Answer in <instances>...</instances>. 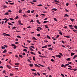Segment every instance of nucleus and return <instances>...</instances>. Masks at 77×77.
<instances>
[{"instance_id":"26","label":"nucleus","mask_w":77,"mask_h":77,"mask_svg":"<svg viewBox=\"0 0 77 77\" xmlns=\"http://www.w3.org/2000/svg\"><path fill=\"white\" fill-rule=\"evenodd\" d=\"M7 67L9 69H10V68H11V67H10V66H9L8 65H7Z\"/></svg>"},{"instance_id":"38","label":"nucleus","mask_w":77,"mask_h":77,"mask_svg":"<svg viewBox=\"0 0 77 77\" xmlns=\"http://www.w3.org/2000/svg\"><path fill=\"white\" fill-rule=\"evenodd\" d=\"M72 62H69L67 63H68L69 64H70L71 65Z\"/></svg>"},{"instance_id":"1","label":"nucleus","mask_w":77,"mask_h":77,"mask_svg":"<svg viewBox=\"0 0 77 77\" xmlns=\"http://www.w3.org/2000/svg\"><path fill=\"white\" fill-rule=\"evenodd\" d=\"M11 46H12V47H14L13 48H14V49H16V48H17V46H16V45L12 44H11Z\"/></svg>"},{"instance_id":"41","label":"nucleus","mask_w":77,"mask_h":77,"mask_svg":"<svg viewBox=\"0 0 77 77\" xmlns=\"http://www.w3.org/2000/svg\"><path fill=\"white\" fill-rule=\"evenodd\" d=\"M73 31H74V32H75V33H77V32H77V30H75V29H73Z\"/></svg>"},{"instance_id":"55","label":"nucleus","mask_w":77,"mask_h":77,"mask_svg":"<svg viewBox=\"0 0 77 77\" xmlns=\"http://www.w3.org/2000/svg\"><path fill=\"white\" fill-rule=\"evenodd\" d=\"M31 70L33 71H36V70L35 69H31Z\"/></svg>"},{"instance_id":"2","label":"nucleus","mask_w":77,"mask_h":77,"mask_svg":"<svg viewBox=\"0 0 77 77\" xmlns=\"http://www.w3.org/2000/svg\"><path fill=\"white\" fill-rule=\"evenodd\" d=\"M18 23L20 24V25H23V24L21 23V20H19L18 21Z\"/></svg>"},{"instance_id":"32","label":"nucleus","mask_w":77,"mask_h":77,"mask_svg":"<svg viewBox=\"0 0 77 77\" xmlns=\"http://www.w3.org/2000/svg\"><path fill=\"white\" fill-rule=\"evenodd\" d=\"M61 75H62V77H65V76H64V75H63V74L61 73Z\"/></svg>"},{"instance_id":"34","label":"nucleus","mask_w":77,"mask_h":77,"mask_svg":"<svg viewBox=\"0 0 77 77\" xmlns=\"http://www.w3.org/2000/svg\"><path fill=\"white\" fill-rule=\"evenodd\" d=\"M17 29V27L14 26L12 28V29Z\"/></svg>"},{"instance_id":"43","label":"nucleus","mask_w":77,"mask_h":77,"mask_svg":"<svg viewBox=\"0 0 77 77\" xmlns=\"http://www.w3.org/2000/svg\"><path fill=\"white\" fill-rule=\"evenodd\" d=\"M17 38H21V36L20 35H17Z\"/></svg>"},{"instance_id":"33","label":"nucleus","mask_w":77,"mask_h":77,"mask_svg":"<svg viewBox=\"0 0 77 77\" xmlns=\"http://www.w3.org/2000/svg\"><path fill=\"white\" fill-rule=\"evenodd\" d=\"M27 41L28 42H29V43H30V42H30L29 40H27Z\"/></svg>"},{"instance_id":"49","label":"nucleus","mask_w":77,"mask_h":77,"mask_svg":"<svg viewBox=\"0 0 77 77\" xmlns=\"http://www.w3.org/2000/svg\"><path fill=\"white\" fill-rule=\"evenodd\" d=\"M3 8H7V6L6 5H4Z\"/></svg>"},{"instance_id":"57","label":"nucleus","mask_w":77,"mask_h":77,"mask_svg":"<svg viewBox=\"0 0 77 77\" xmlns=\"http://www.w3.org/2000/svg\"><path fill=\"white\" fill-rule=\"evenodd\" d=\"M13 75V74H12V73H10V76H12V75Z\"/></svg>"},{"instance_id":"21","label":"nucleus","mask_w":77,"mask_h":77,"mask_svg":"<svg viewBox=\"0 0 77 77\" xmlns=\"http://www.w3.org/2000/svg\"><path fill=\"white\" fill-rule=\"evenodd\" d=\"M19 12L21 14V12H22V10H20L19 11Z\"/></svg>"},{"instance_id":"17","label":"nucleus","mask_w":77,"mask_h":77,"mask_svg":"<svg viewBox=\"0 0 77 77\" xmlns=\"http://www.w3.org/2000/svg\"><path fill=\"white\" fill-rule=\"evenodd\" d=\"M34 65H35V66H37V67H39V66H38V65L36 64H34Z\"/></svg>"},{"instance_id":"44","label":"nucleus","mask_w":77,"mask_h":77,"mask_svg":"<svg viewBox=\"0 0 77 77\" xmlns=\"http://www.w3.org/2000/svg\"><path fill=\"white\" fill-rule=\"evenodd\" d=\"M52 38L54 40H56V38H55L54 37H52Z\"/></svg>"},{"instance_id":"14","label":"nucleus","mask_w":77,"mask_h":77,"mask_svg":"<svg viewBox=\"0 0 77 77\" xmlns=\"http://www.w3.org/2000/svg\"><path fill=\"white\" fill-rule=\"evenodd\" d=\"M54 2L56 3H59V2L57 1V0H54Z\"/></svg>"},{"instance_id":"12","label":"nucleus","mask_w":77,"mask_h":77,"mask_svg":"<svg viewBox=\"0 0 77 77\" xmlns=\"http://www.w3.org/2000/svg\"><path fill=\"white\" fill-rule=\"evenodd\" d=\"M23 51H25V52H27V49H24L23 50Z\"/></svg>"},{"instance_id":"45","label":"nucleus","mask_w":77,"mask_h":77,"mask_svg":"<svg viewBox=\"0 0 77 77\" xmlns=\"http://www.w3.org/2000/svg\"><path fill=\"white\" fill-rule=\"evenodd\" d=\"M36 30L38 31V32H40V30H39V29H38V28H37V29H36Z\"/></svg>"},{"instance_id":"48","label":"nucleus","mask_w":77,"mask_h":77,"mask_svg":"<svg viewBox=\"0 0 77 77\" xmlns=\"http://www.w3.org/2000/svg\"><path fill=\"white\" fill-rule=\"evenodd\" d=\"M37 28H38V29H40V30H42V28H41V27H37Z\"/></svg>"},{"instance_id":"50","label":"nucleus","mask_w":77,"mask_h":77,"mask_svg":"<svg viewBox=\"0 0 77 77\" xmlns=\"http://www.w3.org/2000/svg\"><path fill=\"white\" fill-rule=\"evenodd\" d=\"M71 60L70 59V58H68L67 59V61H69V60Z\"/></svg>"},{"instance_id":"56","label":"nucleus","mask_w":77,"mask_h":77,"mask_svg":"<svg viewBox=\"0 0 77 77\" xmlns=\"http://www.w3.org/2000/svg\"><path fill=\"white\" fill-rule=\"evenodd\" d=\"M19 17L18 16H16L15 17L16 19H18V18H19Z\"/></svg>"},{"instance_id":"31","label":"nucleus","mask_w":77,"mask_h":77,"mask_svg":"<svg viewBox=\"0 0 77 77\" xmlns=\"http://www.w3.org/2000/svg\"><path fill=\"white\" fill-rule=\"evenodd\" d=\"M37 6H42V4H40L37 5Z\"/></svg>"},{"instance_id":"39","label":"nucleus","mask_w":77,"mask_h":77,"mask_svg":"<svg viewBox=\"0 0 77 77\" xmlns=\"http://www.w3.org/2000/svg\"><path fill=\"white\" fill-rule=\"evenodd\" d=\"M41 15H42V16H43L42 17H45V14H41Z\"/></svg>"},{"instance_id":"53","label":"nucleus","mask_w":77,"mask_h":77,"mask_svg":"<svg viewBox=\"0 0 77 77\" xmlns=\"http://www.w3.org/2000/svg\"><path fill=\"white\" fill-rule=\"evenodd\" d=\"M66 6H68V5H69V4L67 3L66 4Z\"/></svg>"},{"instance_id":"61","label":"nucleus","mask_w":77,"mask_h":77,"mask_svg":"<svg viewBox=\"0 0 77 77\" xmlns=\"http://www.w3.org/2000/svg\"><path fill=\"white\" fill-rule=\"evenodd\" d=\"M51 61L52 62H53L54 61V60L53 59H51Z\"/></svg>"},{"instance_id":"6","label":"nucleus","mask_w":77,"mask_h":77,"mask_svg":"<svg viewBox=\"0 0 77 77\" xmlns=\"http://www.w3.org/2000/svg\"><path fill=\"white\" fill-rule=\"evenodd\" d=\"M45 28H47V29L49 28L48 27V25H45Z\"/></svg>"},{"instance_id":"25","label":"nucleus","mask_w":77,"mask_h":77,"mask_svg":"<svg viewBox=\"0 0 77 77\" xmlns=\"http://www.w3.org/2000/svg\"><path fill=\"white\" fill-rule=\"evenodd\" d=\"M19 64V63H15V65H18Z\"/></svg>"},{"instance_id":"29","label":"nucleus","mask_w":77,"mask_h":77,"mask_svg":"<svg viewBox=\"0 0 77 77\" xmlns=\"http://www.w3.org/2000/svg\"><path fill=\"white\" fill-rule=\"evenodd\" d=\"M2 20H8L9 19H8L7 18H5V19H2Z\"/></svg>"},{"instance_id":"37","label":"nucleus","mask_w":77,"mask_h":77,"mask_svg":"<svg viewBox=\"0 0 77 77\" xmlns=\"http://www.w3.org/2000/svg\"><path fill=\"white\" fill-rule=\"evenodd\" d=\"M34 11H35V10H33L31 11V12L32 14H33V12H34Z\"/></svg>"},{"instance_id":"5","label":"nucleus","mask_w":77,"mask_h":77,"mask_svg":"<svg viewBox=\"0 0 77 77\" xmlns=\"http://www.w3.org/2000/svg\"><path fill=\"white\" fill-rule=\"evenodd\" d=\"M8 25H10V26H13V24H12L11 23H10L8 22Z\"/></svg>"},{"instance_id":"18","label":"nucleus","mask_w":77,"mask_h":77,"mask_svg":"<svg viewBox=\"0 0 77 77\" xmlns=\"http://www.w3.org/2000/svg\"><path fill=\"white\" fill-rule=\"evenodd\" d=\"M19 57H21V58H23V56L21 55L20 54H19Z\"/></svg>"},{"instance_id":"42","label":"nucleus","mask_w":77,"mask_h":77,"mask_svg":"<svg viewBox=\"0 0 77 77\" xmlns=\"http://www.w3.org/2000/svg\"><path fill=\"white\" fill-rule=\"evenodd\" d=\"M30 53L32 54H34V53H33V52L32 51L30 52Z\"/></svg>"},{"instance_id":"10","label":"nucleus","mask_w":77,"mask_h":77,"mask_svg":"<svg viewBox=\"0 0 77 77\" xmlns=\"http://www.w3.org/2000/svg\"><path fill=\"white\" fill-rule=\"evenodd\" d=\"M33 66V64H29V66L30 67H32Z\"/></svg>"},{"instance_id":"20","label":"nucleus","mask_w":77,"mask_h":77,"mask_svg":"<svg viewBox=\"0 0 77 77\" xmlns=\"http://www.w3.org/2000/svg\"><path fill=\"white\" fill-rule=\"evenodd\" d=\"M64 17H69V15L67 14H65V16Z\"/></svg>"},{"instance_id":"16","label":"nucleus","mask_w":77,"mask_h":77,"mask_svg":"<svg viewBox=\"0 0 77 77\" xmlns=\"http://www.w3.org/2000/svg\"><path fill=\"white\" fill-rule=\"evenodd\" d=\"M47 37L49 39H50V36H48V35H47Z\"/></svg>"},{"instance_id":"36","label":"nucleus","mask_w":77,"mask_h":77,"mask_svg":"<svg viewBox=\"0 0 77 77\" xmlns=\"http://www.w3.org/2000/svg\"><path fill=\"white\" fill-rule=\"evenodd\" d=\"M58 57H59V58H60L61 57V56L60 55H58Z\"/></svg>"},{"instance_id":"15","label":"nucleus","mask_w":77,"mask_h":77,"mask_svg":"<svg viewBox=\"0 0 77 77\" xmlns=\"http://www.w3.org/2000/svg\"><path fill=\"white\" fill-rule=\"evenodd\" d=\"M70 20H71V21H72V22H73V21H74V20L73 19L70 18Z\"/></svg>"},{"instance_id":"9","label":"nucleus","mask_w":77,"mask_h":77,"mask_svg":"<svg viewBox=\"0 0 77 77\" xmlns=\"http://www.w3.org/2000/svg\"><path fill=\"white\" fill-rule=\"evenodd\" d=\"M29 48L30 49V50L31 51H34V50H33V49L32 48H30V47H29Z\"/></svg>"},{"instance_id":"23","label":"nucleus","mask_w":77,"mask_h":77,"mask_svg":"<svg viewBox=\"0 0 77 77\" xmlns=\"http://www.w3.org/2000/svg\"><path fill=\"white\" fill-rule=\"evenodd\" d=\"M5 36H11L10 35L8 34H6L5 35Z\"/></svg>"},{"instance_id":"51","label":"nucleus","mask_w":77,"mask_h":77,"mask_svg":"<svg viewBox=\"0 0 77 77\" xmlns=\"http://www.w3.org/2000/svg\"><path fill=\"white\" fill-rule=\"evenodd\" d=\"M65 11H66V12H69V11H68L67 9H65Z\"/></svg>"},{"instance_id":"24","label":"nucleus","mask_w":77,"mask_h":77,"mask_svg":"<svg viewBox=\"0 0 77 77\" xmlns=\"http://www.w3.org/2000/svg\"><path fill=\"white\" fill-rule=\"evenodd\" d=\"M23 17H27V15L24 14V15L23 16Z\"/></svg>"},{"instance_id":"40","label":"nucleus","mask_w":77,"mask_h":77,"mask_svg":"<svg viewBox=\"0 0 77 77\" xmlns=\"http://www.w3.org/2000/svg\"><path fill=\"white\" fill-rule=\"evenodd\" d=\"M37 36H41V34H37Z\"/></svg>"},{"instance_id":"64","label":"nucleus","mask_w":77,"mask_h":77,"mask_svg":"<svg viewBox=\"0 0 77 77\" xmlns=\"http://www.w3.org/2000/svg\"><path fill=\"white\" fill-rule=\"evenodd\" d=\"M33 2H37V1L36 0H33L32 1Z\"/></svg>"},{"instance_id":"63","label":"nucleus","mask_w":77,"mask_h":77,"mask_svg":"<svg viewBox=\"0 0 77 77\" xmlns=\"http://www.w3.org/2000/svg\"><path fill=\"white\" fill-rule=\"evenodd\" d=\"M8 12H12V11L11 10H8Z\"/></svg>"},{"instance_id":"62","label":"nucleus","mask_w":77,"mask_h":77,"mask_svg":"<svg viewBox=\"0 0 77 77\" xmlns=\"http://www.w3.org/2000/svg\"><path fill=\"white\" fill-rule=\"evenodd\" d=\"M54 21H57V19H56L54 17Z\"/></svg>"},{"instance_id":"30","label":"nucleus","mask_w":77,"mask_h":77,"mask_svg":"<svg viewBox=\"0 0 77 77\" xmlns=\"http://www.w3.org/2000/svg\"><path fill=\"white\" fill-rule=\"evenodd\" d=\"M48 23V21H45L43 22V23Z\"/></svg>"},{"instance_id":"7","label":"nucleus","mask_w":77,"mask_h":77,"mask_svg":"<svg viewBox=\"0 0 77 77\" xmlns=\"http://www.w3.org/2000/svg\"><path fill=\"white\" fill-rule=\"evenodd\" d=\"M36 21L38 24H41V22H40L38 20H37Z\"/></svg>"},{"instance_id":"28","label":"nucleus","mask_w":77,"mask_h":77,"mask_svg":"<svg viewBox=\"0 0 77 77\" xmlns=\"http://www.w3.org/2000/svg\"><path fill=\"white\" fill-rule=\"evenodd\" d=\"M33 74H34V76H36V75H37V74H36L35 73H33Z\"/></svg>"},{"instance_id":"47","label":"nucleus","mask_w":77,"mask_h":77,"mask_svg":"<svg viewBox=\"0 0 77 77\" xmlns=\"http://www.w3.org/2000/svg\"><path fill=\"white\" fill-rule=\"evenodd\" d=\"M30 47H31L32 48L35 49V47H34V46H31Z\"/></svg>"},{"instance_id":"35","label":"nucleus","mask_w":77,"mask_h":77,"mask_svg":"<svg viewBox=\"0 0 77 77\" xmlns=\"http://www.w3.org/2000/svg\"><path fill=\"white\" fill-rule=\"evenodd\" d=\"M74 27L75 28V29H77V25H75L74 26Z\"/></svg>"},{"instance_id":"19","label":"nucleus","mask_w":77,"mask_h":77,"mask_svg":"<svg viewBox=\"0 0 77 77\" xmlns=\"http://www.w3.org/2000/svg\"><path fill=\"white\" fill-rule=\"evenodd\" d=\"M9 15V13H8V12H7L6 13H5L4 15Z\"/></svg>"},{"instance_id":"54","label":"nucleus","mask_w":77,"mask_h":77,"mask_svg":"<svg viewBox=\"0 0 77 77\" xmlns=\"http://www.w3.org/2000/svg\"><path fill=\"white\" fill-rule=\"evenodd\" d=\"M69 27H73L72 26V25H69Z\"/></svg>"},{"instance_id":"52","label":"nucleus","mask_w":77,"mask_h":77,"mask_svg":"<svg viewBox=\"0 0 77 77\" xmlns=\"http://www.w3.org/2000/svg\"><path fill=\"white\" fill-rule=\"evenodd\" d=\"M27 13H30V10H28L27 11Z\"/></svg>"},{"instance_id":"59","label":"nucleus","mask_w":77,"mask_h":77,"mask_svg":"<svg viewBox=\"0 0 77 77\" xmlns=\"http://www.w3.org/2000/svg\"><path fill=\"white\" fill-rule=\"evenodd\" d=\"M23 56H25V55H26V54H25V53H23Z\"/></svg>"},{"instance_id":"60","label":"nucleus","mask_w":77,"mask_h":77,"mask_svg":"<svg viewBox=\"0 0 77 77\" xmlns=\"http://www.w3.org/2000/svg\"><path fill=\"white\" fill-rule=\"evenodd\" d=\"M59 35H57V36L56 37V38H59Z\"/></svg>"},{"instance_id":"46","label":"nucleus","mask_w":77,"mask_h":77,"mask_svg":"<svg viewBox=\"0 0 77 77\" xmlns=\"http://www.w3.org/2000/svg\"><path fill=\"white\" fill-rule=\"evenodd\" d=\"M33 60H35V57H33Z\"/></svg>"},{"instance_id":"13","label":"nucleus","mask_w":77,"mask_h":77,"mask_svg":"<svg viewBox=\"0 0 77 77\" xmlns=\"http://www.w3.org/2000/svg\"><path fill=\"white\" fill-rule=\"evenodd\" d=\"M32 39L34 40H37V39H36V38H35V37H32Z\"/></svg>"},{"instance_id":"22","label":"nucleus","mask_w":77,"mask_h":77,"mask_svg":"<svg viewBox=\"0 0 77 77\" xmlns=\"http://www.w3.org/2000/svg\"><path fill=\"white\" fill-rule=\"evenodd\" d=\"M9 20H11L12 21H14V19L12 18H10Z\"/></svg>"},{"instance_id":"11","label":"nucleus","mask_w":77,"mask_h":77,"mask_svg":"<svg viewBox=\"0 0 77 77\" xmlns=\"http://www.w3.org/2000/svg\"><path fill=\"white\" fill-rule=\"evenodd\" d=\"M6 52H7V51L6 50H5L3 51V53H6Z\"/></svg>"},{"instance_id":"27","label":"nucleus","mask_w":77,"mask_h":77,"mask_svg":"<svg viewBox=\"0 0 77 77\" xmlns=\"http://www.w3.org/2000/svg\"><path fill=\"white\" fill-rule=\"evenodd\" d=\"M2 49H5V46H4V47L2 46Z\"/></svg>"},{"instance_id":"4","label":"nucleus","mask_w":77,"mask_h":77,"mask_svg":"<svg viewBox=\"0 0 77 77\" xmlns=\"http://www.w3.org/2000/svg\"><path fill=\"white\" fill-rule=\"evenodd\" d=\"M42 48H47V45H46L45 46H43L42 47Z\"/></svg>"},{"instance_id":"8","label":"nucleus","mask_w":77,"mask_h":77,"mask_svg":"<svg viewBox=\"0 0 77 77\" xmlns=\"http://www.w3.org/2000/svg\"><path fill=\"white\" fill-rule=\"evenodd\" d=\"M75 54V53H72L71 54V56H72L74 55Z\"/></svg>"},{"instance_id":"3","label":"nucleus","mask_w":77,"mask_h":77,"mask_svg":"<svg viewBox=\"0 0 77 77\" xmlns=\"http://www.w3.org/2000/svg\"><path fill=\"white\" fill-rule=\"evenodd\" d=\"M57 9L56 8H53L51 9V11H56Z\"/></svg>"},{"instance_id":"58","label":"nucleus","mask_w":77,"mask_h":77,"mask_svg":"<svg viewBox=\"0 0 77 77\" xmlns=\"http://www.w3.org/2000/svg\"><path fill=\"white\" fill-rule=\"evenodd\" d=\"M73 71H77V69H73Z\"/></svg>"}]
</instances>
